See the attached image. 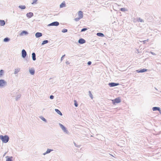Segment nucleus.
<instances>
[{
    "instance_id": "9d476101",
    "label": "nucleus",
    "mask_w": 161,
    "mask_h": 161,
    "mask_svg": "<svg viewBox=\"0 0 161 161\" xmlns=\"http://www.w3.org/2000/svg\"><path fill=\"white\" fill-rule=\"evenodd\" d=\"M28 34V32L26 31H22L20 34V36H23L24 35H27Z\"/></svg>"
},
{
    "instance_id": "de8ad7c7",
    "label": "nucleus",
    "mask_w": 161,
    "mask_h": 161,
    "mask_svg": "<svg viewBox=\"0 0 161 161\" xmlns=\"http://www.w3.org/2000/svg\"><path fill=\"white\" fill-rule=\"evenodd\" d=\"M65 55L64 54V55H63L62 57H63V58H64V57L65 56Z\"/></svg>"
},
{
    "instance_id": "39448f33",
    "label": "nucleus",
    "mask_w": 161,
    "mask_h": 161,
    "mask_svg": "<svg viewBox=\"0 0 161 161\" xmlns=\"http://www.w3.org/2000/svg\"><path fill=\"white\" fill-rule=\"evenodd\" d=\"M27 54L25 50L23 49L21 52V56L22 58H25Z\"/></svg>"
},
{
    "instance_id": "20e7f679",
    "label": "nucleus",
    "mask_w": 161,
    "mask_h": 161,
    "mask_svg": "<svg viewBox=\"0 0 161 161\" xmlns=\"http://www.w3.org/2000/svg\"><path fill=\"white\" fill-rule=\"evenodd\" d=\"M112 103L114 104H115L116 103H118L121 102V100L120 97L115 98L114 99L112 100Z\"/></svg>"
},
{
    "instance_id": "72a5a7b5",
    "label": "nucleus",
    "mask_w": 161,
    "mask_h": 161,
    "mask_svg": "<svg viewBox=\"0 0 161 161\" xmlns=\"http://www.w3.org/2000/svg\"><path fill=\"white\" fill-rule=\"evenodd\" d=\"M68 30L67 29H63L62 30V32L63 33H65L67 32Z\"/></svg>"
},
{
    "instance_id": "7ed1b4c3",
    "label": "nucleus",
    "mask_w": 161,
    "mask_h": 161,
    "mask_svg": "<svg viewBox=\"0 0 161 161\" xmlns=\"http://www.w3.org/2000/svg\"><path fill=\"white\" fill-rule=\"evenodd\" d=\"M7 85V83L4 80H0V88L4 87Z\"/></svg>"
},
{
    "instance_id": "c9c22d12",
    "label": "nucleus",
    "mask_w": 161,
    "mask_h": 161,
    "mask_svg": "<svg viewBox=\"0 0 161 161\" xmlns=\"http://www.w3.org/2000/svg\"><path fill=\"white\" fill-rule=\"evenodd\" d=\"M87 30V28H83L81 30V32H83L86 31Z\"/></svg>"
},
{
    "instance_id": "a878e982",
    "label": "nucleus",
    "mask_w": 161,
    "mask_h": 161,
    "mask_svg": "<svg viewBox=\"0 0 161 161\" xmlns=\"http://www.w3.org/2000/svg\"><path fill=\"white\" fill-rule=\"evenodd\" d=\"M48 42L49 41L47 40H44L42 42V45H44L45 44L48 43Z\"/></svg>"
},
{
    "instance_id": "58836bf2",
    "label": "nucleus",
    "mask_w": 161,
    "mask_h": 161,
    "mask_svg": "<svg viewBox=\"0 0 161 161\" xmlns=\"http://www.w3.org/2000/svg\"><path fill=\"white\" fill-rule=\"evenodd\" d=\"M87 64H88V65H91V64H92V62H91V61H88V62H87Z\"/></svg>"
},
{
    "instance_id": "f704fd0d",
    "label": "nucleus",
    "mask_w": 161,
    "mask_h": 161,
    "mask_svg": "<svg viewBox=\"0 0 161 161\" xmlns=\"http://www.w3.org/2000/svg\"><path fill=\"white\" fill-rule=\"evenodd\" d=\"M32 1L33 2L31 3V4H34L36 3L37 0H33Z\"/></svg>"
},
{
    "instance_id": "7c9ffc66",
    "label": "nucleus",
    "mask_w": 161,
    "mask_h": 161,
    "mask_svg": "<svg viewBox=\"0 0 161 161\" xmlns=\"http://www.w3.org/2000/svg\"><path fill=\"white\" fill-rule=\"evenodd\" d=\"M21 97V95H18L15 98V100L16 101H17Z\"/></svg>"
},
{
    "instance_id": "393cba45",
    "label": "nucleus",
    "mask_w": 161,
    "mask_h": 161,
    "mask_svg": "<svg viewBox=\"0 0 161 161\" xmlns=\"http://www.w3.org/2000/svg\"><path fill=\"white\" fill-rule=\"evenodd\" d=\"M12 159H13L12 157H8L6 161H13Z\"/></svg>"
},
{
    "instance_id": "8fccbe9b",
    "label": "nucleus",
    "mask_w": 161,
    "mask_h": 161,
    "mask_svg": "<svg viewBox=\"0 0 161 161\" xmlns=\"http://www.w3.org/2000/svg\"><path fill=\"white\" fill-rule=\"evenodd\" d=\"M155 89L156 90H158V89H157V88H156L155 87Z\"/></svg>"
},
{
    "instance_id": "a18cd8bd",
    "label": "nucleus",
    "mask_w": 161,
    "mask_h": 161,
    "mask_svg": "<svg viewBox=\"0 0 161 161\" xmlns=\"http://www.w3.org/2000/svg\"><path fill=\"white\" fill-rule=\"evenodd\" d=\"M104 35L103 33H101V37H104Z\"/></svg>"
},
{
    "instance_id": "b1692460",
    "label": "nucleus",
    "mask_w": 161,
    "mask_h": 161,
    "mask_svg": "<svg viewBox=\"0 0 161 161\" xmlns=\"http://www.w3.org/2000/svg\"><path fill=\"white\" fill-rule=\"evenodd\" d=\"M9 40L10 39L8 37L4 38L3 39V41L5 42H8L9 41Z\"/></svg>"
},
{
    "instance_id": "4c0bfd02",
    "label": "nucleus",
    "mask_w": 161,
    "mask_h": 161,
    "mask_svg": "<svg viewBox=\"0 0 161 161\" xmlns=\"http://www.w3.org/2000/svg\"><path fill=\"white\" fill-rule=\"evenodd\" d=\"M54 96L52 95H51V96H50V98L51 99H53L54 98Z\"/></svg>"
},
{
    "instance_id": "dca6fc26",
    "label": "nucleus",
    "mask_w": 161,
    "mask_h": 161,
    "mask_svg": "<svg viewBox=\"0 0 161 161\" xmlns=\"http://www.w3.org/2000/svg\"><path fill=\"white\" fill-rule=\"evenodd\" d=\"M55 111L58 114H59V115L61 116H62L63 115L62 113L58 109H55Z\"/></svg>"
},
{
    "instance_id": "f8f14e48",
    "label": "nucleus",
    "mask_w": 161,
    "mask_h": 161,
    "mask_svg": "<svg viewBox=\"0 0 161 161\" xmlns=\"http://www.w3.org/2000/svg\"><path fill=\"white\" fill-rule=\"evenodd\" d=\"M78 15L80 18L81 19L83 17V13L81 11H80L78 12Z\"/></svg>"
},
{
    "instance_id": "f03ea898",
    "label": "nucleus",
    "mask_w": 161,
    "mask_h": 161,
    "mask_svg": "<svg viewBox=\"0 0 161 161\" xmlns=\"http://www.w3.org/2000/svg\"><path fill=\"white\" fill-rule=\"evenodd\" d=\"M59 125L63 131L65 133L68 135L69 134V131L67 130L66 128L64 126L60 123H59Z\"/></svg>"
},
{
    "instance_id": "a19ab883",
    "label": "nucleus",
    "mask_w": 161,
    "mask_h": 161,
    "mask_svg": "<svg viewBox=\"0 0 161 161\" xmlns=\"http://www.w3.org/2000/svg\"><path fill=\"white\" fill-rule=\"evenodd\" d=\"M141 52H140L139 51V50L138 49H136V53H141Z\"/></svg>"
},
{
    "instance_id": "cd10ccee",
    "label": "nucleus",
    "mask_w": 161,
    "mask_h": 161,
    "mask_svg": "<svg viewBox=\"0 0 161 161\" xmlns=\"http://www.w3.org/2000/svg\"><path fill=\"white\" fill-rule=\"evenodd\" d=\"M137 21L138 22H143L144 20L141 18H139L137 19Z\"/></svg>"
},
{
    "instance_id": "9b49d317",
    "label": "nucleus",
    "mask_w": 161,
    "mask_h": 161,
    "mask_svg": "<svg viewBox=\"0 0 161 161\" xmlns=\"http://www.w3.org/2000/svg\"><path fill=\"white\" fill-rule=\"evenodd\" d=\"M78 42L80 44H82L86 42V41L83 38H80L78 40Z\"/></svg>"
},
{
    "instance_id": "2eb2a0df",
    "label": "nucleus",
    "mask_w": 161,
    "mask_h": 161,
    "mask_svg": "<svg viewBox=\"0 0 161 161\" xmlns=\"http://www.w3.org/2000/svg\"><path fill=\"white\" fill-rule=\"evenodd\" d=\"M53 151V149L48 148L46 152L43 153L44 155L50 153L51 151Z\"/></svg>"
},
{
    "instance_id": "f3484780",
    "label": "nucleus",
    "mask_w": 161,
    "mask_h": 161,
    "mask_svg": "<svg viewBox=\"0 0 161 161\" xmlns=\"http://www.w3.org/2000/svg\"><path fill=\"white\" fill-rule=\"evenodd\" d=\"M32 58L33 60L35 61L36 59V54L35 53H33L32 54Z\"/></svg>"
},
{
    "instance_id": "4be33fe9",
    "label": "nucleus",
    "mask_w": 161,
    "mask_h": 161,
    "mask_svg": "<svg viewBox=\"0 0 161 161\" xmlns=\"http://www.w3.org/2000/svg\"><path fill=\"white\" fill-rule=\"evenodd\" d=\"M20 69L19 68H17L15 69H14V74H16L19 71Z\"/></svg>"
},
{
    "instance_id": "ea45409f",
    "label": "nucleus",
    "mask_w": 161,
    "mask_h": 161,
    "mask_svg": "<svg viewBox=\"0 0 161 161\" xmlns=\"http://www.w3.org/2000/svg\"><path fill=\"white\" fill-rule=\"evenodd\" d=\"M148 39L143 41V43L144 44H145L146 43V42H148Z\"/></svg>"
},
{
    "instance_id": "09e8293b",
    "label": "nucleus",
    "mask_w": 161,
    "mask_h": 161,
    "mask_svg": "<svg viewBox=\"0 0 161 161\" xmlns=\"http://www.w3.org/2000/svg\"><path fill=\"white\" fill-rule=\"evenodd\" d=\"M52 79V78H50V79H49V80H50L51 79Z\"/></svg>"
},
{
    "instance_id": "bb28decb",
    "label": "nucleus",
    "mask_w": 161,
    "mask_h": 161,
    "mask_svg": "<svg viewBox=\"0 0 161 161\" xmlns=\"http://www.w3.org/2000/svg\"><path fill=\"white\" fill-rule=\"evenodd\" d=\"M4 71L3 70L1 69L0 70V77H1L3 75Z\"/></svg>"
},
{
    "instance_id": "e433bc0d",
    "label": "nucleus",
    "mask_w": 161,
    "mask_h": 161,
    "mask_svg": "<svg viewBox=\"0 0 161 161\" xmlns=\"http://www.w3.org/2000/svg\"><path fill=\"white\" fill-rule=\"evenodd\" d=\"M81 19L80 18H76L74 19V20L76 21H78L80 20V19Z\"/></svg>"
},
{
    "instance_id": "6e6552de",
    "label": "nucleus",
    "mask_w": 161,
    "mask_h": 161,
    "mask_svg": "<svg viewBox=\"0 0 161 161\" xmlns=\"http://www.w3.org/2000/svg\"><path fill=\"white\" fill-rule=\"evenodd\" d=\"M148 70V69H140L136 70V71L137 73H144L147 72Z\"/></svg>"
},
{
    "instance_id": "4468645a",
    "label": "nucleus",
    "mask_w": 161,
    "mask_h": 161,
    "mask_svg": "<svg viewBox=\"0 0 161 161\" xmlns=\"http://www.w3.org/2000/svg\"><path fill=\"white\" fill-rule=\"evenodd\" d=\"M42 33L41 32H37L35 34V36L36 38H38L42 36Z\"/></svg>"
},
{
    "instance_id": "6ab92c4d",
    "label": "nucleus",
    "mask_w": 161,
    "mask_h": 161,
    "mask_svg": "<svg viewBox=\"0 0 161 161\" xmlns=\"http://www.w3.org/2000/svg\"><path fill=\"white\" fill-rule=\"evenodd\" d=\"M30 73L32 75H34L35 74V70L32 69H29Z\"/></svg>"
},
{
    "instance_id": "412c9836",
    "label": "nucleus",
    "mask_w": 161,
    "mask_h": 161,
    "mask_svg": "<svg viewBox=\"0 0 161 161\" xmlns=\"http://www.w3.org/2000/svg\"><path fill=\"white\" fill-rule=\"evenodd\" d=\"M108 3L107 2H106L105 3H101V6L103 7H107L105 6V5H108Z\"/></svg>"
},
{
    "instance_id": "79ce46f5",
    "label": "nucleus",
    "mask_w": 161,
    "mask_h": 161,
    "mask_svg": "<svg viewBox=\"0 0 161 161\" xmlns=\"http://www.w3.org/2000/svg\"><path fill=\"white\" fill-rule=\"evenodd\" d=\"M97 35L99 36H101V32H98L97 34Z\"/></svg>"
},
{
    "instance_id": "c03bdc74",
    "label": "nucleus",
    "mask_w": 161,
    "mask_h": 161,
    "mask_svg": "<svg viewBox=\"0 0 161 161\" xmlns=\"http://www.w3.org/2000/svg\"><path fill=\"white\" fill-rule=\"evenodd\" d=\"M74 145H75V146H76V147H78V145H77L75 142H74Z\"/></svg>"
},
{
    "instance_id": "a211bd4d",
    "label": "nucleus",
    "mask_w": 161,
    "mask_h": 161,
    "mask_svg": "<svg viewBox=\"0 0 161 161\" xmlns=\"http://www.w3.org/2000/svg\"><path fill=\"white\" fill-rule=\"evenodd\" d=\"M5 24V22L4 20H0V25L1 26H4Z\"/></svg>"
},
{
    "instance_id": "37998d69",
    "label": "nucleus",
    "mask_w": 161,
    "mask_h": 161,
    "mask_svg": "<svg viewBox=\"0 0 161 161\" xmlns=\"http://www.w3.org/2000/svg\"><path fill=\"white\" fill-rule=\"evenodd\" d=\"M151 53L153 54V55H156V54H155V53H154L153 52H151Z\"/></svg>"
},
{
    "instance_id": "603ef678",
    "label": "nucleus",
    "mask_w": 161,
    "mask_h": 161,
    "mask_svg": "<svg viewBox=\"0 0 161 161\" xmlns=\"http://www.w3.org/2000/svg\"><path fill=\"white\" fill-rule=\"evenodd\" d=\"M159 113L161 114V111H160V112H159Z\"/></svg>"
},
{
    "instance_id": "3c124183",
    "label": "nucleus",
    "mask_w": 161,
    "mask_h": 161,
    "mask_svg": "<svg viewBox=\"0 0 161 161\" xmlns=\"http://www.w3.org/2000/svg\"><path fill=\"white\" fill-rule=\"evenodd\" d=\"M68 61H66V64L68 63Z\"/></svg>"
},
{
    "instance_id": "aec40b11",
    "label": "nucleus",
    "mask_w": 161,
    "mask_h": 161,
    "mask_svg": "<svg viewBox=\"0 0 161 161\" xmlns=\"http://www.w3.org/2000/svg\"><path fill=\"white\" fill-rule=\"evenodd\" d=\"M66 6V4L64 2L62 3L60 5V8H63Z\"/></svg>"
},
{
    "instance_id": "423d86ee",
    "label": "nucleus",
    "mask_w": 161,
    "mask_h": 161,
    "mask_svg": "<svg viewBox=\"0 0 161 161\" xmlns=\"http://www.w3.org/2000/svg\"><path fill=\"white\" fill-rule=\"evenodd\" d=\"M59 25V23L57 21L53 22L48 25V26H58Z\"/></svg>"
},
{
    "instance_id": "2f4dec72",
    "label": "nucleus",
    "mask_w": 161,
    "mask_h": 161,
    "mask_svg": "<svg viewBox=\"0 0 161 161\" xmlns=\"http://www.w3.org/2000/svg\"><path fill=\"white\" fill-rule=\"evenodd\" d=\"M74 105L76 107H77L78 106V104L75 100L74 101Z\"/></svg>"
},
{
    "instance_id": "0eeeda50",
    "label": "nucleus",
    "mask_w": 161,
    "mask_h": 161,
    "mask_svg": "<svg viewBox=\"0 0 161 161\" xmlns=\"http://www.w3.org/2000/svg\"><path fill=\"white\" fill-rule=\"evenodd\" d=\"M119 85V83L111 82L108 84V85L110 87H114L117 86Z\"/></svg>"
},
{
    "instance_id": "c756f323",
    "label": "nucleus",
    "mask_w": 161,
    "mask_h": 161,
    "mask_svg": "<svg viewBox=\"0 0 161 161\" xmlns=\"http://www.w3.org/2000/svg\"><path fill=\"white\" fill-rule=\"evenodd\" d=\"M89 94V96L92 99L93 97V95L90 91H89L88 92Z\"/></svg>"
},
{
    "instance_id": "ddd939ff",
    "label": "nucleus",
    "mask_w": 161,
    "mask_h": 161,
    "mask_svg": "<svg viewBox=\"0 0 161 161\" xmlns=\"http://www.w3.org/2000/svg\"><path fill=\"white\" fill-rule=\"evenodd\" d=\"M26 15L28 18H31L34 15V14L33 13L29 12L27 13Z\"/></svg>"
},
{
    "instance_id": "5701e85b",
    "label": "nucleus",
    "mask_w": 161,
    "mask_h": 161,
    "mask_svg": "<svg viewBox=\"0 0 161 161\" xmlns=\"http://www.w3.org/2000/svg\"><path fill=\"white\" fill-rule=\"evenodd\" d=\"M18 7L22 9H25L26 8V7L25 5H19Z\"/></svg>"
},
{
    "instance_id": "49530a36",
    "label": "nucleus",
    "mask_w": 161,
    "mask_h": 161,
    "mask_svg": "<svg viewBox=\"0 0 161 161\" xmlns=\"http://www.w3.org/2000/svg\"><path fill=\"white\" fill-rule=\"evenodd\" d=\"M63 59H64V58H63V57H62L61 58V61H62V60H63Z\"/></svg>"
},
{
    "instance_id": "1a4fd4ad",
    "label": "nucleus",
    "mask_w": 161,
    "mask_h": 161,
    "mask_svg": "<svg viewBox=\"0 0 161 161\" xmlns=\"http://www.w3.org/2000/svg\"><path fill=\"white\" fill-rule=\"evenodd\" d=\"M152 110L153 111H158L159 112L161 111L160 108L159 107H155L152 108Z\"/></svg>"
},
{
    "instance_id": "f257e3e1",
    "label": "nucleus",
    "mask_w": 161,
    "mask_h": 161,
    "mask_svg": "<svg viewBox=\"0 0 161 161\" xmlns=\"http://www.w3.org/2000/svg\"><path fill=\"white\" fill-rule=\"evenodd\" d=\"M9 139V137L7 135H0V140H1L3 143H7Z\"/></svg>"
},
{
    "instance_id": "c85d7f7f",
    "label": "nucleus",
    "mask_w": 161,
    "mask_h": 161,
    "mask_svg": "<svg viewBox=\"0 0 161 161\" xmlns=\"http://www.w3.org/2000/svg\"><path fill=\"white\" fill-rule=\"evenodd\" d=\"M40 118L43 121H44L46 122H47V120L45 118H44L42 116H41L40 117Z\"/></svg>"
},
{
    "instance_id": "473e14b6",
    "label": "nucleus",
    "mask_w": 161,
    "mask_h": 161,
    "mask_svg": "<svg viewBox=\"0 0 161 161\" xmlns=\"http://www.w3.org/2000/svg\"><path fill=\"white\" fill-rule=\"evenodd\" d=\"M120 10L121 11H122V12H125V11H126V9L125 8H121L120 9Z\"/></svg>"
}]
</instances>
